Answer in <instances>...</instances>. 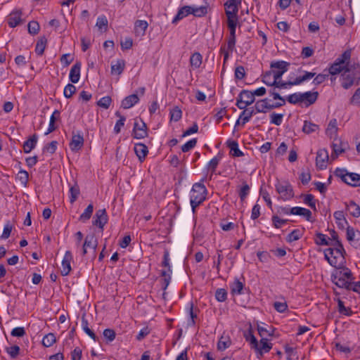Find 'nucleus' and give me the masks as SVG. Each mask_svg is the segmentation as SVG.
Wrapping results in <instances>:
<instances>
[{"label": "nucleus", "mask_w": 360, "mask_h": 360, "mask_svg": "<svg viewBox=\"0 0 360 360\" xmlns=\"http://www.w3.org/2000/svg\"><path fill=\"white\" fill-rule=\"evenodd\" d=\"M335 268L331 274L332 282L338 288L350 290L352 281L354 279L351 270L345 264Z\"/></svg>", "instance_id": "obj_1"}, {"label": "nucleus", "mask_w": 360, "mask_h": 360, "mask_svg": "<svg viewBox=\"0 0 360 360\" xmlns=\"http://www.w3.org/2000/svg\"><path fill=\"white\" fill-rule=\"evenodd\" d=\"M332 248L324 250V257L328 262L333 267L342 266L345 263L346 252L341 241L331 243Z\"/></svg>", "instance_id": "obj_2"}, {"label": "nucleus", "mask_w": 360, "mask_h": 360, "mask_svg": "<svg viewBox=\"0 0 360 360\" xmlns=\"http://www.w3.org/2000/svg\"><path fill=\"white\" fill-rule=\"evenodd\" d=\"M240 5V4L228 1L224 3L225 13L227 17V25L230 29L231 34L233 36V38L229 39L228 45H233L235 44L234 34L237 25V14Z\"/></svg>", "instance_id": "obj_3"}, {"label": "nucleus", "mask_w": 360, "mask_h": 360, "mask_svg": "<svg viewBox=\"0 0 360 360\" xmlns=\"http://www.w3.org/2000/svg\"><path fill=\"white\" fill-rule=\"evenodd\" d=\"M204 179L200 182L195 183L190 192V203L193 214L195 213L196 208L206 199L207 190L202 183Z\"/></svg>", "instance_id": "obj_4"}, {"label": "nucleus", "mask_w": 360, "mask_h": 360, "mask_svg": "<svg viewBox=\"0 0 360 360\" xmlns=\"http://www.w3.org/2000/svg\"><path fill=\"white\" fill-rule=\"evenodd\" d=\"M334 174L349 186H360V174L357 173L349 172L345 168H336Z\"/></svg>", "instance_id": "obj_5"}, {"label": "nucleus", "mask_w": 360, "mask_h": 360, "mask_svg": "<svg viewBox=\"0 0 360 360\" xmlns=\"http://www.w3.org/2000/svg\"><path fill=\"white\" fill-rule=\"evenodd\" d=\"M148 127L143 120L140 117L134 119V127L131 131V136L136 139H142L148 137Z\"/></svg>", "instance_id": "obj_6"}, {"label": "nucleus", "mask_w": 360, "mask_h": 360, "mask_svg": "<svg viewBox=\"0 0 360 360\" xmlns=\"http://www.w3.org/2000/svg\"><path fill=\"white\" fill-rule=\"evenodd\" d=\"M276 191L281 195V198L284 200H290L294 198L293 188L289 181L282 183L278 181L275 184Z\"/></svg>", "instance_id": "obj_7"}, {"label": "nucleus", "mask_w": 360, "mask_h": 360, "mask_svg": "<svg viewBox=\"0 0 360 360\" xmlns=\"http://www.w3.org/2000/svg\"><path fill=\"white\" fill-rule=\"evenodd\" d=\"M108 216L105 209H100L96 212V214L93 217L92 224L97 226L101 231H103L105 225L108 223Z\"/></svg>", "instance_id": "obj_8"}, {"label": "nucleus", "mask_w": 360, "mask_h": 360, "mask_svg": "<svg viewBox=\"0 0 360 360\" xmlns=\"http://www.w3.org/2000/svg\"><path fill=\"white\" fill-rule=\"evenodd\" d=\"M84 137L82 131H79L77 134L72 133V139L69 143L70 150L77 153L82 149L84 146Z\"/></svg>", "instance_id": "obj_9"}, {"label": "nucleus", "mask_w": 360, "mask_h": 360, "mask_svg": "<svg viewBox=\"0 0 360 360\" xmlns=\"http://www.w3.org/2000/svg\"><path fill=\"white\" fill-rule=\"evenodd\" d=\"M318 91H306L300 93L301 105L306 108L314 104L319 98Z\"/></svg>", "instance_id": "obj_10"}, {"label": "nucleus", "mask_w": 360, "mask_h": 360, "mask_svg": "<svg viewBox=\"0 0 360 360\" xmlns=\"http://www.w3.org/2000/svg\"><path fill=\"white\" fill-rule=\"evenodd\" d=\"M347 240L352 246L360 249V231H356L354 228L348 226L347 228Z\"/></svg>", "instance_id": "obj_11"}, {"label": "nucleus", "mask_w": 360, "mask_h": 360, "mask_svg": "<svg viewBox=\"0 0 360 360\" xmlns=\"http://www.w3.org/2000/svg\"><path fill=\"white\" fill-rule=\"evenodd\" d=\"M328 153L326 149H320L317 151L316 157V165L319 169H324L327 167Z\"/></svg>", "instance_id": "obj_12"}, {"label": "nucleus", "mask_w": 360, "mask_h": 360, "mask_svg": "<svg viewBox=\"0 0 360 360\" xmlns=\"http://www.w3.org/2000/svg\"><path fill=\"white\" fill-rule=\"evenodd\" d=\"M272 348V344L269 342V340L266 338H262L259 343L257 342V347H253L257 353V356H263L264 354L268 353Z\"/></svg>", "instance_id": "obj_13"}, {"label": "nucleus", "mask_w": 360, "mask_h": 360, "mask_svg": "<svg viewBox=\"0 0 360 360\" xmlns=\"http://www.w3.org/2000/svg\"><path fill=\"white\" fill-rule=\"evenodd\" d=\"M72 260V255L70 250H67L65 253L62 261L61 274L64 276H68L71 271V261Z\"/></svg>", "instance_id": "obj_14"}, {"label": "nucleus", "mask_w": 360, "mask_h": 360, "mask_svg": "<svg viewBox=\"0 0 360 360\" xmlns=\"http://www.w3.org/2000/svg\"><path fill=\"white\" fill-rule=\"evenodd\" d=\"M22 11L15 10L12 11L7 18V22L11 27H15L22 22Z\"/></svg>", "instance_id": "obj_15"}, {"label": "nucleus", "mask_w": 360, "mask_h": 360, "mask_svg": "<svg viewBox=\"0 0 360 360\" xmlns=\"http://www.w3.org/2000/svg\"><path fill=\"white\" fill-rule=\"evenodd\" d=\"M134 150L139 161L143 162L148 153V147L144 143H137L134 144Z\"/></svg>", "instance_id": "obj_16"}, {"label": "nucleus", "mask_w": 360, "mask_h": 360, "mask_svg": "<svg viewBox=\"0 0 360 360\" xmlns=\"http://www.w3.org/2000/svg\"><path fill=\"white\" fill-rule=\"evenodd\" d=\"M38 136L37 134H34L26 140L22 145L23 150L25 153H29L33 150L37 143Z\"/></svg>", "instance_id": "obj_17"}, {"label": "nucleus", "mask_w": 360, "mask_h": 360, "mask_svg": "<svg viewBox=\"0 0 360 360\" xmlns=\"http://www.w3.org/2000/svg\"><path fill=\"white\" fill-rule=\"evenodd\" d=\"M139 98L137 94H133L125 97L121 103V107L124 109H129L138 103Z\"/></svg>", "instance_id": "obj_18"}, {"label": "nucleus", "mask_w": 360, "mask_h": 360, "mask_svg": "<svg viewBox=\"0 0 360 360\" xmlns=\"http://www.w3.org/2000/svg\"><path fill=\"white\" fill-rule=\"evenodd\" d=\"M80 70H81V63L79 62H77L75 63L70 71L69 79L73 83H77L80 78Z\"/></svg>", "instance_id": "obj_19"}, {"label": "nucleus", "mask_w": 360, "mask_h": 360, "mask_svg": "<svg viewBox=\"0 0 360 360\" xmlns=\"http://www.w3.org/2000/svg\"><path fill=\"white\" fill-rule=\"evenodd\" d=\"M226 146L230 149V155L233 157H242L244 153L239 149L238 143L236 141L228 140Z\"/></svg>", "instance_id": "obj_20"}, {"label": "nucleus", "mask_w": 360, "mask_h": 360, "mask_svg": "<svg viewBox=\"0 0 360 360\" xmlns=\"http://www.w3.org/2000/svg\"><path fill=\"white\" fill-rule=\"evenodd\" d=\"M346 210L355 218L360 217V207L354 200H349V202H345Z\"/></svg>", "instance_id": "obj_21"}, {"label": "nucleus", "mask_w": 360, "mask_h": 360, "mask_svg": "<svg viewBox=\"0 0 360 360\" xmlns=\"http://www.w3.org/2000/svg\"><path fill=\"white\" fill-rule=\"evenodd\" d=\"M98 246V240L95 237L94 234H88L86 236L84 242L83 243V248L93 249L94 252L96 250Z\"/></svg>", "instance_id": "obj_22"}, {"label": "nucleus", "mask_w": 360, "mask_h": 360, "mask_svg": "<svg viewBox=\"0 0 360 360\" xmlns=\"http://www.w3.org/2000/svg\"><path fill=\"white\" fill-rule=\"evenodd\" d=\"M243 336L245 340L250 342L252 349H253V347H257V340L253 334V330L251 325H250L248 329L244 332Z\"/></svg>", "instance_id": "obj_23"}, {"label": "nucleus", "mask_w": 360, "mask_h": 360, "mask_svg": "<svg viewBox=\"0 0 360 360\" xmlns=\"http://www.w3.org/2000/svg\"><path fill=\"white\" fill-rule=\"evenodd\" d=\"M333 216L338 227L340 229H344L345 226L348 224V222L345 219L343 211H336L333 213Z\"/></svg>", "instance_id": "obj_24"}, {"label": "nucleus", "mask_w": 360, "mask_h": 360, "mask_svg": "<svg viewBox=\"0 0 360 360\" xmlns=\"http://www.w3.org/2000/svg\"><path fill=\"white\" fill-rule=\"evenodd\" d=\"M354 79L355 77L354 75H352L348 72L345 71L342 75V86L345 89H349L354 84Z\"/></svg>", "instance_id": "obj_25"}, {"label": "nucleus", "mask_w": 360, "mask_h": 360, "mask_svg": "<svg viewBox=\"0 0 360 360\" xmlns=\"http://www.w3.org/2000/svg\"><path fill=\"white\" fill-rule=\"evenodd\" d=\"M148 22L146 20H136L134 24V32L136 36H143L148 28Z\"/></svg>", "instance_id": "obj_26"}, {"label": "nucleus", "mask_w": 360, "mask_h": 360, "mask_svg": "<svg viewBox=\"0 0 360 360\" xmlns=\"http://www.w3.org/2000/svg\"><path fill=\"white\" fill-rule=\"evenodd\" d=\"M268 98H264L257 101L253 107L257 113L263 112L266 113L268 110H271V105H266V101H269Z\"/></svg>", "instance_id": "obj_27"}, {"label": "nucleus", "mask_w": 360, "mask_h": 360, "mask_svg": "<svg viewBox=\"0 0 360 360\" xmlns=\"http://www.w3.org/2000/svg\"><path fill=\"white\" fill-rule=\"evenodd\" d=\"M304 228L302 229H295L292 231L285 238V240L288 243H292L294 241L298 240L300 239L304 234Z\"/></svg>", "instance_id": "obj_28"}, {"label": "nucleus", "mask_w": 360, "mask_h": 360, "mask_svg": "<svg viewBox=\"0 0 360 360\" xmlns=\"http://www.w3.org/2000/svg\"><path fill=\"white\" fill-rule=\"evenodd\" d=\"M257 114L254 108H245L243 112L240 114V119H242V125H245L247 122H248L252 116Z\"/></svg>", "instance_id": "obj_29"}, {"label": "nucleus", "mask_w": 360, "mask_h": 360, "mask_svg": "<svg viewBox=\"0 0 360 360\" xmlns=\"http://www.w3.org/2000/svg\"><path fill=\"white\" fill-rule=\"evenodd\" d=\"M82 328L83 329V330L91 338H92L94 341H97L98 340V338L97 336L95 335V333H94L93 330H91L89 328V323H88V321L86 320V314H84L82 316Z\"/></svg>", "instance_id": "obj_30"}, {"label": "nucleus", "mask_w": 360, "mask_h": 360, "mask_svg": "<svg viewBox=\"0 0 360 360\" xmlns=\"http://www.w3.org/2000/svg\"><path fill=\"white\" fill-rule=\"evenodd\" d=\"M222 158V154L219 153L215 157H214L212 159L210 160V162L207 163V168L208 170H210L211 174L212 175L215 171L216 169L221 161Z\"/></svg>", "instance_id": "obj_31"}, {"label": "nucleus", "mask_w": 360, "mask_h": 360, "mask_svg": "<svg viewBox=\"0 0 360 360\" xmlns=\"http://www.w3.org/2000/svg\"><path fill=\"white\" fill-rule=\"evenodd\" d=\"M94 212V205L92 203L89 204L86 208L84 210V211L80 214L79 217V221L82 223H86L87 221H89L93 214Z\"/></svg>", "instance_id": "obj_32"}, {"label": "nucleus", "mask_w": 360, "mask_h": 360, "mask_svg": "<svg viewBox=\"0 0 360 360\" xmlns=\"http://www.w3.org/2000/svg\"><path fill=\"white\" fill-rule=\"evenodd\" d=\"M189 14H192V7L189 6H183L179 10L176 15L174 17L173 20V22H176L177 20H179L181 19H183Z\"/></svg>", "instance_id": "obj_33"}, {"label": "nucleus", "mask_w": 360, "mask_h": 360, "mask_svg": "<svg viewBox=\"0 0 360 360\" xmlns=\"http://www.w3.org/2000/svg\"><path fill=\"white\" fill-rule=\"evenodd\" d=\"M125 62L124 60H117L115 64L111 65V73L120 75L124 71Z\"/></svg>", "instance_id": "obj_34"}, {"label": "nucleus", "mask_w": 360, "mask_h": 360, "mask_svg": "<svg viewBox=\"0 0 360 360\" xmlns=\"http://www.w3.org/2000/svg\"><path fill=\"white\" fill-rule=\"evenodd\" d=\"M351 58V49L346 50L342 55H340L333 63H338V65L345 66Z\"/></svg>", "instance_id": "obj_35"}, {"label": "nucleus", "mask_w": 360, "mask_h": 360, "mask_svg": "<svg viewBox=\"0 0 360 360\" xmlns=\"http://www.w3.org/2000/svg\"><path fill=\"white\" fill-rule=\"evenodd\" d=\"M244 285L238 278H235L234 281L230 284L231 292L232 295H240L243 289Z\"/></svg>", "instance_id": "obj_36"}, {"label": "nucleus", "mask_w": 360, "mask_h": 360, "mask_svg": "<svg viewBox=\"0 0 360 360\" xmlns=\"http://www.w3.org/2000/svg\"><path fill=\"white\" fill-rule=\"evenodd\" d=\"M334 300L338 302V310L340 314L347 316L352 315L353 311H352L351 308L345 307L343 301H342L339 297L337 299L335 298Z\"/></svg>", "instance_id": "obj_37"}, {"label": "nucleus", "mask_w": 360, "mask_h": 360, "mask_svg": "<svg viewBox=\"0 0 360 360\" xmlns=\"http://www.w3.org/2000/svg\"><path fill=\"white\" fill-rule=\"evenodd\" d=\"M115 115L119 117V120L116 122L113 131L115 134H118L121 131V128L124 125L126 117L121 115L119 111L115 112Z\"/></svg>", "instance_id": "obj_38"}, {"label": "nucleus", "mask_w": 360, "mask_h": 360, "mask_svg": "<svg viewBox=\"0 0 360 360\" xmlns=\"http://www.w3.org/2000/svg\"><path fill=\"white\" fill-rule=\"evenodd\" d=\"M231 345V340L229 336H221L217 343V349L219 351H224Z\"/></svg>", "instance_id": "obj_39"}, {"label": "nucleus", "mask_w": 360, "mask_h": 360, "mask_svg": "<svg viewBox=\"0 0 360 360\" xmlns=\"http://www.w3.org/2000/svg\"><path fill=\"white\" fill-rule=\"evenodd\" d=\"M319 129V125L312 123L309 121H304L302 127V131L307 134H309L312 132H315Z\"/></svg>", "instance_id": "obj_40"}, {"label": "nucleus", "mask_w": 360, "mask_h": 360, "mask_svg": "<svg viewBox=\"0 0 360 360\" xmlns=\"http://www.w3.org/2000/svg\"><path fill=\"white\" fill-rule=\"evenodd\" d=\"M338 126L336 119H332L328 125L326 129V134L332 138L333 136L337 134Z\"/></svg>", "instance_id": "obj_41"}, {"label": "nucleus", "mask_w": 360, "mask_h": 360, "mask_svg": "<svg viewBox=\"0 0 360 360\" xmlns=\"http://www.w3.org/2000/svg\"><path fill=\"white\" fill-rule=\"evenodd\" d=\"M242 94L243 95L244 102L246 108L247 106L250 105L255 102V98L252 94V91L249 90L243 89L242 90Z\"/></svg>", "instance_id": "obj_42"}, {"label": "nucleus", "mask_w": 360, "mask_h": 360, "mask_svg": "<svg viewBox=\"0 0 360 360\" xmlns=\"http://www.w3.org/2000/svg\"><path fill=\"white\" fill-rule=\"evenodd\" d=\"M202 57L200 53L195 52L193 53L190 58L191 65L195 68H200L202 64Z\"/></svg>", "instance_id": "obj_43"}, {"label": "nucleus", "mask_w": 360, "mask_h": 360, "mask_svg": "<svg viewBox=\"0 0 360 360\" xmlns=\"http://www.w3.org/2000/svg\"><path fill=\"white\" fill-rule=\"evenodd\" d=\"M272 225L275 229H280L283 225L286 224L289 219H281L278 214H274L271 217Z\"/></svg>", "instance_id": "obj_44"}, {"label": "nucleus", "mask_w": 360, "mask_h": 360, "mask_svg": "<svg viewBox=\"0 0 360 360\" xmlns=\"http://www.w3.org/2000/svg\"><path fill=\"white\" fill-rule=\"evenodd\" d=\"M56 341V336L53 333H50L44 335L42 339L41 343L43 346L49 347L52 346Z\"/></svg>", "instance_id": "obj_45"}, {"label": "nucleus", "mask_w": 360, "mask_h": 360, "mask_svg": "<svg viewBox=\"0 0 360 360\" xmlns=\"http://www.w3.org/2000/svg\"><path fill=\"white\" fill-rule=\"evenodd\" d=\"M304 204L310 207L313 210L316 211V201L314 196L312 194L302 195Z\"/></svg>", "instance_id": "obj_46"}, {"label": "nucleus", "mask_w": 360, "mask_h": 360, "mask_svg": "<svg viewBox=\"0 0 360 360\" xmlns=\"http://www.w3.org/2000/svg\"><path fill=\"white\" fill-rule=\"evenodd\" d=\"M262 82L267 86H274L276 80L273 78L271 71H267L263 75Z\"/></svg>", "instance_id": "obj_47"}, {"label": "nucleus", "mask_w": 360, "mask_h": 360, "mask_svg": "<svg viewBox=\"0 0 360 360\" xmlns=\"http://www.w3.org/2000/svg\"><path fill=\"white\" fill-rule=\"evenodd\" d=\"M257 330H258V333H259V336L261 338H264L265 335L273 336L274 335V333L275 331V328L271 327V326H270L269 327V330H268V329H266L264 327L258 326H257Z\"/></svg>", "instance_id": "obj_48"}, {"label": "nucleus", "mask_w": 360, "mask_h": 360, "mask_svg": "<svg viewBox=\"0 0 360 360\" xmlns=\"http://www.w3.org/2000/svg\"><path fill=\"white\" fill-rule=\"evenodd\" d=\"M69 191L70 193V203L72 204L76 201V200L77 199V198L79 195V193H80L79 188L77 186V184H75V186L70 187Z\"/></svg>", "instance_id": "obj_49"}, {"label": "nucleus", "mask_w": 360, "mask_h": 360, "mask_svg": "<svg viewBox=\"0 0 360 360\" xmlns=\"http://www.w3.org/2000/svg\"><path fill=\"white\" fill-rule=\"evenodd\" d=\"M290 65V63L283 60H280L274 63H271V68H276L277 70H285V72L288 71V67Z\"/></svg>", "instance_id": "obj_50"}, {"label": "nucleus", "mask_w": 360, "mask_h": 360, "mask_svg": "<svg viewBox=\"0 0 360 360\" xmlns=\"http://www.w3.org/2000/svg\"><path fill=\"white\" fill-rule=\"evenodd\" d=\"M286 100L290 104H293V105L300 104L301 105L300 92L294 93V94L288 95L286 97Z\"/></svg>", "instance_id": "obj_51"}, {"label": "nucleus", "mask_w": 360, "mask_h": 360, "mask_svg": "<svg viewBox=\"0 0 360 360\" xmlns=\"http://www.w3.org/2000/svg\"><path fill=\"white\" fill-rule=\"evenodd\" d=\"M112 103V98L109 96H103L102 97L99 101L97 102V105L103 108L104 109H108L110 106V104Z\"/></svg>", "instance_id": "obj_52"}, {"label": "nucleus", "mask_w": 360, "mask_h": 360, "mask_svg": "<svg viewBox=\"0 0 360 360\" xmlns=\"http://www.w3.org/2000/svg\"><path fill=\"white\" fill-rule=\"evenodd\" d=\"M283 116H284L283 114H278V113H276V112H272L270 115V117H271L270 122H271V124H275L276 126H280L282 124Z\"/></svg>", "instance_id": "obj_53"}, {"label": "nucleus", "mask_w": 360, "mask_h": 360, "mask_svg": "<svg viewBox=\"0 0 360 360\" xmlns=\"http://www.w3.org/2000/svg\"><path fill=\"white\" fill-rule=\"evenodd\" d=\"M96 26L101 31H105L108 27V20L105 16H100L98 18Z\"/></svg>", "instance_id": "obj_54"}, {"label": "nucleus", "mask_w": 360, "mask_h": 360, "mask_svg": "<svg viewBox=\"0 0 360 360\" xmlns=\"http://www.w3.org/2000/svg\"><path fill=\"white\" fill-rule=\"evenodd\" d=\"M215 298L220 302L226 301L227 299V291L224 288H218L215 292Z\"/></svg>", "instance_id": "obj_55"}, {"label": "nucleus", "mask_w": 360, "mask_h": 360, "mask_svg": "<svg viewBox=\"0 0 360 360\" xmlns=\"http://www.w3.org/2000/svg\"><path fill=\"white\" fill-rule=\"evenodd\" d=\"M171 120L178 122L182 117L181 110L176 106L170 111Z\"/></svg>", "instance_id": "obj_56"}, {"label": "nucleus", "mask_w": 360, "mask_h": 360, "mask_svg": "<svg viewBox=\"0 0 360 360\" xmlns=\"http://www.w3.org/2000/svg\"><path fill=\"white\" fill-rule=\"evenodd\" d=\"M58 146V141H52L49 143L46 144L43 148V153H49L50 154H53Z\"/></svg>", "instance_id": "obj_57"}, {"label": "nucleus", "mask_w": 360, "mask_h": 360, "mask_svg": "<svg viewBox=\"0 0 360 360\" xmlns=\"http://www.w3.org/2000/svg\"><path fill=\"white\" fill-rule=\"evenodd\" d=\"M76 92V87L72 84H68L63 91L64 96L67 98H70Z\"/></svg>", "instance_id": "obj_58"}, {"label": "nucleus", "mask_w": 360, "mask_h": 360, "mask_svg": "<svg viewBox=\"0 0 360 360\" xmlns=\"http://www.w3.org/2000/svg\"><path fill=\"white\" fill-rule=\"evenodd\" d=\"M316 238L315 239V243L318 245H328L329 242L326 238V236L321 233H316Z\"/></svg>", "instance_id": "obj_59"}, {"label": "nucleus", "mask_w": 360, "mask_h": 360, "mask_svg": "<svg viewBox=\"0 0 360 360\" xmlns=\"http://www.w3.org/2000/svg\"><path fill=\"white\" fill-rule=\"evenodd\" d=\"M207 6H200L198 8L192 7V14L196 17H202L207 14Z\"/></svg>", "instance_id": "obj_60"}, {"label": "nucleus", "mask_w": 360, "mask_h": 360, "mask_svg": "<svg viewBox=\"0 0 360 360\" xmlns=\"http://www.w3.org/2000/svg\"><path fill=\"white\" fill-rule=\"evenodd\" d=\"M5 349L13 359H15L18 356L20 350L19 346L18 345L6 347Z\"/></svg>", "instance_id": "obj_61"}, {"label": "nucleus", "mask_w": 360, "mask_h": 360, "mask_svg": "<svg viewBox=\"0 0 360 360\" xmlns=\"http://www.w3.org/2000/svg\"><path fill=\"white\" fill-rule=\"evenodd\" d=\"M196 144H197V139H195V138L189 140L188 141H187L186 143H184L181 146V150L184 153H186V152L189 151L190 150H191L192 148H193L196 146Z\"/></svg>", "instance_id": "obj_62"}, {"label": "nucleus", "mask_w": 360, "mask_h": 360, "mask_svg": "<svg viewBox=\"0 0 360 360\" xmlns=\"http://www.w3.org/2000/svg\"><path fill=\"white\" fill-rule=\"evenodd\" d=\"M250 189L248 184L245 182L238 192L239 197L242 201L248 195Z\"/></svg>", "instance_id": "obj_63"}, {"label": "nucleus", "mask_w": 360, "mask_h": 360, "mask_svg": "<svg viewBox=\"0 0 360 360\" xmlns=\"http://www.w3.org/2000/svg\"><path fill=\"white\" fill-rule=\"evenodd\" d=\"M349 102L352 105H360V87L356 90Z\"/></svg>", "instance_id": "obj_64"}]
</instances>
